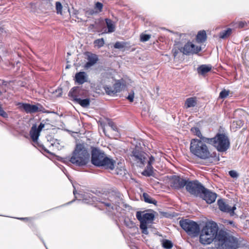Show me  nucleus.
<instances>
[{
  "label": "nucleus",
  "mask_w": 249,
  "mask_h": 249,
  "mask_svg": "<svg viewBox=\"0 0 249 249\" xmlns=\"http://www.w3.org/2000/svg\"><path fill=\"white\" fill-rule=\"evenodd\" d=\"M91 162L97 167H102L106 169H114L116 161L107 157L104 151L98 147H91Z\"/></svg>",
  "instance_id": "f257e3e1"
},
{
  "label": "nucleus",
  "mask_w": 249,
  "mask_h": 249,
  "mask_svg": "<svg viewBox=\"0 0 249 249\" xmlns=\"http://www.w3.org/2000/svg\"><path fill=\"white\" fill-rule=\"evenodd\" d=\"M89 154L88 151L87 144L84 143L76 145L69 161L77 166H83L88 164Z\"/></svg>",
  "instance_id": "f03ea898"
},
{
  "label": "nucleus",
  "mask_w": 249,
  "mask_h": 249,
  "mask_svg": "<svg viewBox=\"0 0 249 249\" xmlns=\"http://www.w3.org/2000/svg\"><path fill=\"white\" fill-rule=\"evenodd\" d=\"M218 227L214 221H211L206 223L205 225L200 231L199 241L201 243L210 244L215 240L217 241Z\"/></svg>",
  "instance_id": "7ed1b4c3"
},
{
  "label": "nucleus",
  "mask_w": 249,
  "mask_h": 249,
  "mask_svg": "<svg viewBox=\"0 0 249 249\" xmlns=\"http://www.w3.org/2000/svg\"><path fill=\"white\" fill-rule=\"evenodd\" d=\"M217 242L219 249H237L239 246L237 238L223 230L218 231Z\"/></svg>",
  "instance_id": "20e7f679"
},
{
  "label": "nucleus",
  "mask_w": 249,
  "mask_h": 249,
  "mask_svg": "<svg viewBox=\"0 0 249 249\" xmlns=\"http://www.w3.org/2000/svg\"><path fill=\"white\" fill-rule=\"evenodd\" d=\"M205 143L206 142L202 140L192 139L190 142V152L194 155L202 160L210 158V152Z\"/></svg>",
  "instance_id": "39448f33"
},
{
  "label": "nucleus",
  "mask_w": 249,
  "mask_h": 249,
  "mask_svg": "<svg viewBox=\"0 0 249 249\" xmlns=\"http://www.w3.org/2000/svg\"><path fill=\"white\" fill-rule=\"evenodd\" d=\"M207 143L214 147L219 152H226L230 146V142L228 137L225 134L218 133L212 138H204Z\"/></svg>",
  "instance_id": "423d86ee"
},
{
  "label": "nucleus",
  "mask_w": 249,
  "mask_h": 249,
  "mask_svg": "<svg viewBox=\"0 0 249 249\" xmlns=\"http://www.w3.org/2000/svg\"><path fill=\"white\" fill-rule=\"evenodd\" d=\"M180 226L192 237H196L200 233V228L196 222L188 219H182L179 221Z\"/></svg>",
  "instance_id": "0eeeda50"
},
{
  "label": "nucleus",
  "mask_w": 249,
  "mask_h": 249,
  "mask_svg": "<svg viewBox=\"0 0 249 249\" xmlns=\"http://www.w3.org/2000/svg\"><path fill=\"white\" fill-rule=\"evenodd\" d=\"M136 217L140 222V227L142 230V233L148 234L147 224L152 223L155 217L154 215L152 213H145L142 215V212L138 211L136 213Z\"/></svg>",
  "instance_id": "6e6552de"
},
{
  "label": "nucleus",
  "mask_w": 249,
  "mask_h": 249,
  "mask_svg": "<svg viewBox=\"0 0 249 249\" xmlns=\"http://www.w3.org/2000/svg\"><path fill=\"white\" fill-rule=\"evenodd\" d=\"M18 108L21 111H24L27 114H34L38 112H44L45 108L40 104L31 105L22 102L17 103Z\"/></svg>",
  "instance_id": "1a4fd4ad"
},
{
  "label": "nucleus",
  "mask_w": 249,
  "mask_h": 249,
  "mask_svg": "<svg viewBox=\"0 0 249 249\" xmlns=\"http://www.w3.org/2000/svg\"><path fill=\"white\" fill-rule=\"evenodd\" d=\"M204 188V186L198 180L190 181L188 179L186 190L191 195L195 196H199Z\"/></svg>",
  "instance_id": "9d476101"
},
{
  "label": "nucleus",
  "mask_w": 249,
  "mask_h": 249,
  "mask_svg": "<svg viewBox=\"0 0 249 249\" xmlns=\"http://www.w3.org/2000/svg\"><path fill=\"white\" fill-rule=\"evenodd\" d=\"M87 91L82 87L76 86L71 89L68 93V96L70 100L75 102V99L83 98L87 96Z\"/></svg>",
  "instance_id": "9b49d317"
},
{
  "label": "nucleus",
  "mask_w": 249,
  "mask_h": 249,
  "mask_svg": "<svg viewBox=\"0 0 249 249\" xmlns=\"http://www.w3.org/2000/svg\"><path fill=\"white\" fill-rule=\"evenodd\" d=\"M146 156H147V154L141 150L138 146L135 147L130 154V157L134 161L142 165H144L145 163Z\"/></svg>",
  "instance_id": "f8f14e48"
},
{
  "label": "nucleus",
  "mask_w": 249,
  "mask_h": 249,
  "mask_svg": "<svg viewBox=\"0 0 249 249\" xmlns=\"http://www.w3.org/2000/svg\"><path fill=\"white\" fill-rule=\"evenodd\" d=\"M40 131L37 129L36 125L33 124L30 131V135L33 142L38 146L40 150H42L47 153L50 152L43 145L40 144L37 140L40 135Z\"/></svg>",
  "instance_id": "ddd939ff"
},
{
  "label": "nucleus",
  "mask_w": 249,
  "mask_h": 249,
  "mask_svg": "<svg viewBox=\"0 0 249 249\" xmlns=\"http://www.w3.org/2000/svg\"><path fill=\"white\" fill-rule=\"evenodd\" d=\"M188 179H186L178 176H174L170 180V186L175 189L179 190L184 186L186 187Z\"/></svg>",
  "instance_id": "4468645a"
},
{
  "label": "nucleus",
  "mask_w": 249,
  "mask_h": 249,
  "mask_svg": "<svg viewBox=\"0 0 249 249\" xmlns=\"http://www.w3.org/2000/svg\"><path fill=\"white\" fill-rule=\"evenodd\" d=\"M180 51L184 54L197 53L201 50L200 47L196 46L191 42H187L183 47L179 49Z\"/></svg>",
  "instance_id": "2eb2a0df"
},
{
  "label": "nucleus",
  "mask_w": 249,
  "mask_h": 249,
  "mask_svg": "<svg viewBox=\"0 0 249 249\" xmlns=\"http://www.w3.org/2000/svg\"><path fill=\"white\" fill-rule=\"evenodd\" d=\"M120 197L116 195L113 194L109 196L108 200L102 202V203L107 207L108 211H111L114 209V207L118 206L120 203Z\"/></svg>",
  "instance_id": "dca6fc26"
},
{
  "label": "nucleus",
  "mask_w": 249,
  "mask_h": 249,
  "mask_svg": "<svg viewBox=\"0 0 249 249\" xmlns=\"http://www.w3.org/2000/svg\"><path fill=\"white\" fill-rule=\"evenodd\" d=\"M199 197L205 200L207 203L212 204L215 201L217 197V194L204 188V189H203Z\"/></svg>",
  "instance_id": "f3484780"
},
{
  "label": "nucleus",
  "mask_w": 249,
  "mask_h": 249,
  "mask_svg": "<svg viewBox=\"0 0 249 249\" xmlns=\"http://www.w3.org/2000/svg\"><path fill=\"white\" fill-rule=\"evenodd\" d=\"M217 205L220 211L223 212L229 213L231 216L234 215V210L236 209L235 206L232 207H230L226 204L222 199H219L218 200Z\"/></svg>",
  "instance_id": "a211bd4d"
},
{
  "label": "nucleus",
  "mask_w": 249,
  "mask_h": 249,
  "mask_svg": "<svg viewBox=\"0 0 249 249\" xmlns=\"http://www.w3.org/2000/svg\"><path fill=\"white\" fill-rule=\"evenodd\" d=\"M87 56V59L88 62L85 65L86 68H89L94 65L98 60V56L96 54L90 52H87L85 53Z\"/></svg>",
  "instance_id": "6ab92c4d"
},
{
  "label": "nucleus",
  "mask_w": 249,
  "mask_h": 249,
  "mask_svg": "<svg viewBox=\"0 0 249 249\" xmlns=\"http://www.w3.org/2000/svg\"><path fill=\"white\" fill-rule=\"evenodd\" d=\"M88 81L87 74L84 71L77 72L75 75V82L79 85H82Z\"/></svg>",
  "instance_id": "aec40b11"
},
{
  "label": "nucleus",
  "mask_w": 249,
  "mask_h": 249,
  "mask_svg": "<svg viewBox=\"0 0 249 249\" xmlns=\"http://www.w3.org/2000/svg\"><path fill=\"white\" fill-rule=\"evenodd\" d=\"M212 68L211 65H201L197 68V71L198 74L204 75L211 71Z\"/></svg>",
  "instance_id": "412c9836"
},
{
  "label": "nucleus",
  "mask_w": 249,
  "mask_h": 249,
  "mask_svg": "<svg viewBox=\"0 0 249 249\" xmlns=\"http://www.w3.org/2000/svg\"><path fill=\"white\" fill-rule=\"evenodd\" d=\"M207 39V35L205 31H200L198 32L196 36V40L198 43H203Z\"/></svg>",
  "instance_id": "4be33fe9"
},
{
  "label": "nucleus",
  "mask_w": 249,
  "mask_h": 249,
  "mask_svg": "<svg viewBox=\"0 0 249 249\" xmlns=\"http://www.w3.org/2000/svg\"><path fill=\"white\" fill-rule=\"evenodd\" d=\"M123 85L121 83L118 81L113 85V91H110V92L109 93L110 95H114L117 92H119L121 91L123 88Z\"/></svg>",
  "instance_id": "5701e85b"
},
{
  "label": "nucleus",
  "mask_w": 249,
  "mask_h": 249,
  "mask_svg": "<svg viewBox=\"0 0 249 249\" xmlns=\"http://www.w3.org/2000/svg\"><path fill=\"white\" fill-rule=\"evenodd\" d=\"M142 174L146 177L154 176V168L152 165L147 164Z\"/></svg>",
  "instance_id": "b1692460"
},
{
  "label": "nucleus",
  "mask_w": 249,
  "mask_h": 249,
  "mask_svg": "<svg viewBox=\"0 0 249 249\" xmlns=\"http://www.w3.org/2000/svg\"><path fill=\"white\" fill-rule=\"evenodd\" d=\"M90 99L86 98L82 99V98H78L75 99V103L79 104L83 107H87L90 105Z\"/></svg>",
  "instance_id": "393cba45"
},
{
  "label": "nucleus",
  "mask_w": 249,
  "mask_h": 249,
  "mask_svg": "<svg viewBox=\"0 0 249 249\" xmlns=\"http://www.w3.org/2000/svg\"><path fill=\"white\" fill-rule=\"evenodd\" d=\"M196 100L195 97H190L186 99L185 102L186 108L194 107L196 105Z\"/></svg>",
  "instance_id": "a878e982"
},
{
  "label": "nucleus",
  "mask_w": 249,
  "mask_h": 249,
  "mask_svg": "<svg viewBox=\"0 0 249 249\" xmlns=\"http://www.w3.org/2000/svg\"><path fill=\"white\" fill-rule=\"evenodd\" d=\"M142 197L143 200L148 203L153 204L154 205H156L157 201L153 199L152 197H151L147 193H143L142 194Z\"/></svg>",
  "instance_id": "bb28decb"
},
{
  "label": "nucleus",
  "mask_w": 249,
  "mask_h": 249,
  "mask_svg": "<svg viewBox=\"0 0 249 249\" xmlns=\"http://www.w3.org/2000/svg\"><path fill=\"white\" fill-rule=\"evenodd\" d=\"M191 132L194 134L195 135H196L198 138H200L199 140H202L204 142H205V141L204 140V138H207L206 137H203L200 132V129L199 128L197 127H193L191 129Z\"/></svg>",
  "instance_id": "cd10ccee"
},
{
  "label": "nucleus",
  "mask_w": 249,
  "mask_h": 249,
  "mask_svg": "<svg viewBox=\"0 0 249 249\" xmlns=\"http://www.w3.org/2000/svg\"><path fill=\"white\" fill-rule=\"evenodd\" d=\"M232 33V29L228 28L226 30H224L219 33V37L221 39H226L229 37Z\"/></svg>",
  "instance_id": "c85d7f7f"
},
{
  "label": "nucleus",
  "mask_w": 249,
  "mask_h": 249,
  "mask_svg": "<svg viewBox=\"0 0 249 249\" xmlns=\"http://www.w3.org/2000/svg\"><path fill=\"white\" fill-rule=\"evenodd\" d=\"M106 23L108 29L107 33H112L115 31V26L113 23V21L108 18L106 19Z\"/></svg>",
  "instance_id": "c756f323"
},
{
  "label": "nucleus",
  "mask_w": 249,
  "mask_h": 249,
  "mask_svg": "<svg viewBox=\"0 0 249 249\" xmlns=\"http://www.w3.org/2000/svg\"><path fill=\"white\" fill-rule=\"evenodd\" d=\"M162 245L164 249H170L173 247V244L171 241L164 239L162 241Z\"/></svg>",
  "instance_id": "7c9ffc66"
},
{
  "label": "nucleus",
  "mask_w": 249,
  "mask_h": 249,
  "mask_svg": "<svg viewBox=\"0 0 249 249\" xmlns=\"http://www.w3.org/2000/svg\"><path fill=\"white\" fill-rule=\"evenodd\" d=\"M126 45L127 43L126 42L117 41L114 44V47L115 49L122 50L125 48L126 46Z\"/></svg>",
  "instance_id": "2f4dec72"
},
{
  "label": "nucleus",
  "mask_w": 249,
  "mask_h": 249,
  "mask_svg": "<svg viewBox=\"0 0 249 249\" xmlns=\"http://www.w3.org/2000/svg\"><path fill=\"white\" fill-rule=\"evenodd\" d=\"M105 44L104 39L103 38L97 39L94 40V44L98 46V48H101Z\"/></svg>",
  "instance_id": "473e14b6"
},
{
  "label": "nucleus",
  "mask_w": 249,
  "mask_h": 249,
  "mask_svg": "<svg viewBox=\"0 0 249 249\" xmlns=\"http://www.w3.org/2000/svg\"><path fill=\"white\" fill-rule=\"evenodd\" d=\"M63 6L59 1H56L55 3V8L56 10V13L57 14H62V10Z\"/></svg>",
  "instance_id": "72a5a7b5"
},
{
  "label": "nucleus",
  "mask_w": 249,
  "mask_h": 249,
  "mask_svg": "<svg viewBox=\"0 0 249 249\" xmlns=\"http://www.w3.org/2000/svg\"><path fill=\"white\" fill-rule=\"evenodd\" d=\"M151 37L150 35H147V34H142L140 35V40L142 42H145L148 41Z\"/></svg>",
  "instance_id": "f704fd0d"
},
{
  "label": "nucleus",
  "mask_w": 249,
  "mask_h": 249,
  "mask_svg": "<svg viewBox=\"0 0 249 249\" xmlns=\"http://www.w3.org/2000/svg\"><path fill=\"white\" fill-rule=\"evenodd\" d=\"M229 90H227L225 89H223L220 92L219 94V98H220L221 99L226 98L229 95Z\"/></svg>",
  "instance_id": "c9c22d12"
},
{
  "label": "nucleus",
  "mask_w": 249,
  "mask_h": 249,
  "mask_svg": "<svg viewBox=\"0 0 249 249\" xmlns=\"http://www.w3.org/2000/svg\"><path fill=\"white\" fill-rule=\"evenodd\" d=\"M79 13V12L78 10L74 9L73 8H72V12L71 15L73 17H74L75 18H77L78 20H80V21H82V18L81 17L78 16Z\"/></svg>",
  "instance_id": "e433bc0d"
},
{
  "label": "nucleus",
  "mask_w": 249,
  "mask_h": 249,
  "mask_svg": "<svg viewBox=\"0 0 249 249\" xmlns=\"http://www.w3.org/2000/svg\"><path fill=\"white\" fill-rule=\"evenodd\" d=\"M124 225L129 228H132L134 226V223L129 219H125L124 220Z\"/></svg>",
  "instance_id": "4c0bfd02"
},
{
  "label": "nucleus",
  "mask_w": 249,
  "mask_h": 249,
  "mask_svg": "<svg viewBox=\"0 0 249 249\" xmlns=\"http://www.w3.org/2000/svg\"><path fill=\"white\" fill-rule=\"evenodd\" d=\"M238 27L240 28L248 27V23L245 21H240L238 22Z\"/></svg>",
  "instance_id": "58836bf2"
},
{
  "label": "nucleus",
  "mask_w": 249,
  "mask_h": 249,
  "mask_svg": "<svg viewBox=\"0 0 249 249\" xmlns=\"http://www.w3.org/2000/svg\"><path fill=\"white\" fill-rule=\"evenodd\" d=\"M108 124L113 130L117 131L118 128L116 124L113 122L109 121L108 122Z\"/></svg>",
  "instance_id": "ea45409f"
},
{
  "label": "nucleus",
  "mask_w": 249,
  "mask_h": 249,
  "mask_svg": "<svg viewBox=\"0 0 249 249\" xmlns=\"http://www.w3.org/2000/svg\"><path fill=\"white\" fill-rule=\"evenodd\" d=\"M104 89L106 93L109 95H110V94H109L110 92L109 90L113 91V86L112 87H111L108 86H104Z\"/></svg>",
  "instance_id": "a19ab883"
},
{
  "label": "nucleus",
  "mask_w": 249,
  "mask_h": 249,
  "mask_svg": "<svg viewBox=\"0 0 249 249\" xmlns=\"http://www.w3.org/2000/svg\"><path fill=\"white\" fill-rule=\"evenodd\" d=\"M103 7V4L100 2H97L95 3V8L98 9L99 10V12L102 11Z\"/></svg>",
  "instance_id": "79ce46f5"
},
{
  "label": "nucleus",
  "mask_w": 249,
  "mask_h": 249,
  "mask_svg": "<svg viewBox=\"0 0 249 249\" xmlns=\"http://www.w3.org/2000/svg\"><path fill=\"white\" fill-rule=\"evenodd\" d=\"M46 123H45L44 120H43L39 125H38V127H37V129L40 132L43 128H45L46 127Z\"/></svg>",
  "instance_id": "37998d69"
},
{
  "label": "nucleus",
  "mask_w": 249,
  "mask_h": 249,
  "mask_svg": "<svg viewBox=\"0 0 249 249\" xmlns=\"http://www.w3.org/2000/svg\"><path fill=\"white\" fill-rule=\"evenodd\" d=\"M229 175L233 178H237L238 176V174L237 172L234 170H231L229 172Z\"/></svg>",
  "instance_id": "c03bdc74"
},
{
  "label": "nucleus",
  "mask_w": 249,
  "mask_h": 249,
  "mask_svg": "<svg viewBox=\"0 0 249 249\" xmlns=\"http://www.w3.org/2000/svg\"><path fill=\"white\" fill-rule=\"evenodd\" d=\"M98 13V12L95 11L93 9H89L86 11V15L87 16H91Z\"/></svg>",
  "instance_id": "a18cd8bd"
},
{
  "label": "nucleus",
  "mask_w": 249,
  "mask_h": 249,
  "mask_svg": "<svg viewBox=\"0 0 249 249\" xmlns=\"http://www.w3.org/2000/svg\"><path fill=\"white\" fill-rule=\"evenodd\" d=\"M134 92L132 91V93H130L128 96L126 97L127 99L130 102H132L133 101L134 99Z\"/></svg>",
  "instance_id": "49530a36"
},
{
  "label": "nucleus",
  "mask_w": 249,
  "mask_h": 249,
  "mask_svg": "<svg viewBox=\"0 0 249 249\" xmlns=\"http://www.w3.org/2000/svg\"><path fill=\"white\" fill-rule=\"evenodd\" d=\"M155 161V158L153 156H151L149 158L147 164H149V165H152L154 163Z\"/></svg>",
  "instance_id": "de8ad7c7"
},
{
  "label": "nucleus",
  "mask_w": 249,
  "mask_h": 249,
  "mask_svg": "<svg viewBox=\"0 0 249 249\" xmlns=\"http://www.w3.org/2000/svg\"><path fill=\"white\" fill-rule=\"evenodd\" d=\"M46 9L49 10L53 8V5L50 1H47L46 2Z\"/></svg>",
  "instance_id": "09e8293b"
},
{
  "label": "nucleus",
  "mask_w": 249,
  "mask_h": 249,
  "mask_svg": "<svg viewBox=\"0 0 249 249\" xmlns=\"http://www.w3.org/2000/svg\"><path fill=\"white\" fill-rule=\"evenodd\" d=\"M210 158H213L216 160H219V156H217L216 153L215 152H213V153H210Z\"/></svg>",
  "instance_id": "8fccbe9b"
},
{
  "label": "nucleus",
  "mask_w": 249,
  "mask_h": 249,
  "mask_svg": "<svg viewBox=\"0 0 249 249\" xmlns=\"http://www.w3.org/2000/svg\"><path fill=\"white\" fill-rule=\"evenodd\" d=\"M44 122H45V123H46L45 124H46L45 128H46V130H48V129H49V127L51 125L49 123V120L47 119L45 120H44Z\"/></svg>",
  "instance_id": "3c124183"
},
{
  "label": "nucleus",
  "mask_w": 249,
  "mask_h": 249,
  "mask_svg": "<svg viewBox=\"0 0 249 249\" xmlns=\"http://www.w3.org/2000/svg\"><path fill=\"white\" fill-rule=\"evenodd\" d=\"M17 219H20V220H24V221H30L31 220V218H30V217H25V218H18V217H17Z\"/></svg>",
  "instance_id": "603ef678"
},
{
  "label": "nucleus",
  "mask_w": 249,
  "mask_h": 249,
  "mask_svg": "<svg viewBox=\"0 0 249 249\" xmlns=\"http://www.w3.org/2000/svg\"><path fill=\"white\" fill-rule=\"evenodd\" d=\"M173 55H174V57H175L178 53V50L177 49H175V50H173Z\"/></svg>",
  "instance_id": "864d4df0"
},
{
  "label": "nucleus",
  "mask_w": 249,
  "mask_h": 249,
  "mask_svg": "<svg viewBox=\"0 0 249 249\" xmlns=\"http://www.w3.org/2000/svg\"><path fill=\"white\" fill-rule=\"evenodd\" d=\"M228 223L231 225L232 227H235V224L233 221H228Z\"/></svg>",
  "instance_id": "5fc2aeb1"
},
{
  "label": "nucleus",
  "mask_w": 249,
  "mask_h": 249,
  "mask_svg": "<svg viewBox=\"0 0 249 249\" xmlns=\"http://www.w3.org/2000/svg\"><path fill=\"white\" fill-rule=\"evenodd\" d=\"M22 82L20 81H18V85H20L21 86H24V85H22Z\"/></svg>",
  "instance_id": "6e6d98bb"
},
{
  "label": "nucleus",
  "mask_w": 249,
  "mask_h": 249,
  "mask_svg": "<svg viewBox=\"0 0 249 249\" xmlns=\"http://www.w3.org/2000/svg\"><path fill=\"white\" fill-rule=\"evenodd\" d=\"M7 82L5 81H2V84L4 85H7Z\"/></svg>",
  "instance_id": "4d7b16f0"
},
{
  "label": "nucleus",
  "mask_w": 249,
  "mask_h": 249,
  "mask_svg": "<svg viewBox=\"0 0 249 249\" xmlns=\"http://www.w3.org/2000/svg\"><path fill=\"white\" fill-rule=\"evenodd\" d=\"M91 28H93L94 27V24H90L89 26Z\"/></svg>",
  "instance_id": "13d9d810"
},
{
  "label": "nucleus",
  "mask_w": 249,
  "mask_h": 249,
  "mask_svg": "<svg viewBox=\"0 0 249 249\" xmlns=\"http://www.w3.org/2000/svg\"><path fill=\"white\" fill-rule=\"evenodd\" d=\"M21 63L20 61H19V60H17V62H16L17 65L18 63Z\"/></svg>",
  "instance_id": "bf43d9fd"
},
{
  "label": "nucleus",
  "mask_w": 249,
  "mask_h": 249,
  "mask_svg": "<svg viewBox=\"0 0 249 249\" xmlns=\"http://www.w3.org/2000/svg\"><path fill=\"white\" fill-rule=\"evenodd\" d=\"M17 53L18 54V56L19 57H21V55L19 53H18V52H17Z\"/></svg>",
  "instance_id": "052dcab7"
},
{
  "label": "nucleus",
  "mask_w": 249,
  "mask_h": 249,
  "mask_svg": "<svg viewBox=\"0 0 249 249\" xmlns=\"http://www.w3.org/2000/svg\"><path fill=\"white\" fill-rule=\"evenodd\" d=\"M76 192V190H74L73 191V194L74 195H75V193Z\"/></svg>",
  "instance_id": "680f3d73"
},
{
  "label": "nucleus",
  "mask_w": 249,
  "mask_h": 249,
  "mask_svg": "<svg viewBox=\"0 0 249 249\" xmlns=\"http://www.w3.org/2000/svg\"><path fill=\"white\" fill-rule=\"evenodd\" d=\"M1 93H2L0 91V95L1 94Z\"/></svg>",
  "instance_id": "e2e57ef3"
}]
</instances>
